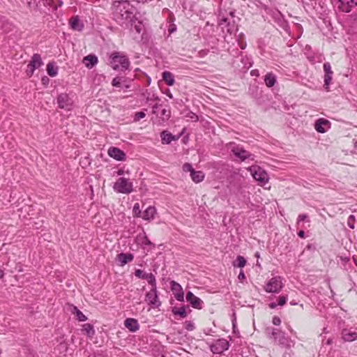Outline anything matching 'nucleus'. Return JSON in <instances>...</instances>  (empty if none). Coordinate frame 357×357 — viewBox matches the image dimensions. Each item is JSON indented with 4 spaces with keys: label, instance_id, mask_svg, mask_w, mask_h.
I'll return each mask as SVG.
<instances>
[{
    "label": "nucleus",
    "instance_id": "nucleus-12",
    "mask_svg": "<svg viewBox=\"0 0 357 357\" xmlns=\"http://www.w3.org/2000/svg\"><path fill=\"white\" fill-rule=\"evenodd\" d=\"M59 107L66 111H70L73 107V100L67 93H61L57 98Z\"/></svg>",
    "mask_w": 357,
    "mask_h": 357
},
{
    "label": "nucleus",
    "instance_id": "nucleus-56",
    "mask_svg": "<svg viewBox=\"0 0 357 357\" xmlns=\"http://www.w3.org/2000/svg\"><path fill=\"white\" fill-rule=\"evenodd\" d=\"M158 107V103H155L153 106V109H155Z\"/></svg>",
    "mask_w": 357,
    "mask_h": 357
},
{
    "label": "nucleus",
    "instance_id": "nucleus-5",
    "mask_svg": "<svg viewBox=\"0 0 357 357\" xmlns=\"http://www.w3.org/2000/svg\"><path fill=\"white\" fill-rule=\"evenodd\" d=\"M266 331L269 334V337L275 342L287 347H291L292 341L287 338L283 332L275 328H267Z\"/></svg>",
    "mask_w": 357,
    "mask_h": 357
},
{
    "label": "nucleus",
    "instance_id": "nucleus-58",
    "mask_svg": "<svg viewBox=\"0 0 357 357\" xmlns=\"http://www.w3.org/2000/svg\"><path fill=\"white\" fill-rule=\"evenodd\" d=\"M122 174H123V171H122V170H119V171L118 172V174H119V175H121Z\"/></svg>",
    "mask_w": 357,
    "mask_h": 357
},
{
    "label": "nucleus",
    "instance_id": "nucleus-27",
    "mask_svg": "<svg viewBox=\"0 0 357 357\" xmlns=\"http://www.w3.org/2000/svg\"><path fill=\"white\" fill-rule=\"evenodd\" d=\"M162 79L168 86L174 85L175 82L172 73L169 71L162 73Z\"/></svg>",
    "mask_w": 357,
    "mask_h": 357
},
{
    "label": "nucleus",
    "instance_id": "nucleus-52",
    "mask_svg": "<svg viewBox=\"0 0 357 357\" xmlns=\"http://www.w3.org/2000/svg\"><path fill=\"white\" fill-rule=\"evenodd\" d=\"M298 236L302 238H305V231L303 230L299 231L298 233Z\"/></svg>",
    "mask_w": 357,
    "mask_h": 357
},
{
    "label": "nucleus",
    "instance_id": "nucleus-53",
    "mask_svg": "<svg viewBox=\"0 0 357 357\" xmlns=\"http://www.w3.org/2000/svg\"><path fill=\"white\" fill-rule=\"evenodd\" d=\"M268 305L271 309H274L277 307L278 304L274 302H272V303H269Z\"/></svg>",
    "mask_w": 357,
    "mask_h": 357
},
{
    "label": "nucleus",
    "instance_id": "nucleus-29",
    "mask_svg": "<svg viewBox=\"0 0 357 357\" xmlns=\"http://www.w3.org/2000/svg\"><path fill=\"white\" fill-rule=\"evenodd\" d=\"M47 72L50 77H55L58 74V67L54 63L47 65Z\"/></svg>",
    "mask_w": 357,
    "mask_h": 357
},
{
    "label": "nucleus",
    "instance_id": "nucleus-43",
    "mask_svg": "<svg viewBox=\"0 0 357 357\" xmlns=\"http://www.w3.org/2000/svg\"><path fill=\"white\" fill-rule=\"evenodd\" d=\"M287 299H288L287 296H280L279 298H278V305H280V306L284 305L287 303Z\"/></svg>",
    "mask_w": 357,
    "mask_h": 357
},
{
    "label": "nucleus",
    "instance_id": "nucleus-19",
    "mask_svg": "<svg viewBox=\"0 0 357 357\" xmlns=\"http://www.w3.org/2000/svg\"><path fill=\"white\" fill-rule=\"evenodd\" d=\"M133 259L134 256L131 253H120L117 255V260L121 266L132 261Z\"/></svg>",
    "mask_w": 357,
    "mask_h": 357
},
{
    "label": "nucleus",
    "instance_id": "nucleus-24",
    "mask_svg": "<svg viewBox=\"0 0 357 357\" xmlns=\"http://www.w3.org/2000/svg\"><path fill=\"white\" fill-rule=\"evenodd\" d=\"M342 339L347 342H352L357 340V333L350 330L344 329L342 333Z\"/></svg>",
    "mask_w": 357,
    "mask_h": 357
},
{
    "label": "nucleus",
    "instance_id": "nucleus-42",
    "mask_svg": "<svg viewBox=\"0 0 357 357\" xmlns=\"http://www.w3.org/2000/svg\"><path fill=\"white\" fill-rule=\"evenodd\" d=\"M183 170L184 172H190V174H192V172L195 169L192 168V167L191 164L186 162V163H185V164L183 165Z\"/></svg>",
    "mask_w": 357,
    "mask_h": 357
},
{
    "label": "nucleus",
    "instance_id": "nucleus-4",
    "mask_svg": "<svg viewBox=\"0 0 357 357\" xmlns=\"http://www.w3.org/2000/svg\"><path fill=\"white\" fill-rule=\"evenodd\" d=\"M248 170L260 185L264 186L268 182L269 176L267 172L259 166L252 165L249 167Z\"/></svg>",
    "mask_w": 357,
    "mask_h": 357
},
{
    "label": "nucleus",
    "instance_id": "nucleus-64",
    "mask_svg": "<svg viewBox=\"0 0 357 357\" xmlns=\"http://www.w3.org/2000/svg\"><path fill=\"white\" fill-rule=\"evenodd\" d=\"M291 305H295L294 302L291 303Z\"/></svg>",
    "mask_w": 357,
    "mask_h": 357
},
{
    "label": "nucleus",
    "instance_id": "nucleus-35",
    "mask_svg": "<svg viewBox=\"0 0 357 357\" xmlns=\"http://www.w3.org/2000/svg\"><path fill=\"white\" fill-rule=\"evenodd\" d=\"M132 215L135 218H141L142 215V212L140 208V205L139 203H135L134 204L132 208Z\"/></svg>",
    "mask_w": 357,
    "mask_h": 357
},
{
    "label": "nucleus",
    "instance_id": "nucleus-51",
    "mask_svg": "<svg viewBox=\"0 0 357 357\" xmlns=\"http://www.w3.org/2000/svg\"><path fill=\"white\" fill-rule=\"evenodd\" d=\"M159 98L158 96H155V95H153L151 97L147 98V101H152V100H158Z\"/></svg>",
    "mask_w": 357,
    "mask_h": 357
},
{
    "label": "nucleus",
    "instance_id": "nucleus-55",
    "mask_svg": "<svg viewBox=\"0 0 357 357\" xmlns=\"http://www.w3.org/2000/svg\"><path fill=\"white\" fill-rule=\"evenodd\" d=\"M166 95L169 98H173V96L172 94L171 93V92L168 90V91L166 93Z\"/></svg>",
    "mask_w": 357,
    "mask_h": 357
},
{
    "label": "nucleus",
    "instance_id": "nucleus-63",
    "mask_svg": "<svg viewBox=\"0 0 357 357\" xmlns=\"http://www.w3.org/2000/svg\"><path fill=\"white\" fill-rule=\"evenodd\" d=\"M62 2L61 1H59V6H61L62 5Z\"/></svg>",
    "mask_w": 357,
    "mask_h": 357
},
{
    "label": "nucleus",
    "instance_id": "nucleus-6",
    "mask_svg": "<svg viewBox=\"0 0 357 357\" xmlns=\"http://www.w3.org/2000/svg\"><path fill=\"white\" fill-rule=\"evenodd\" d=\"M227 148L229 149L234 155L240 158L242 161L246 159L251 160H254V155L248 151L245 150L241 146L237 145L234 142H231L227 144Z\"/></svg>",
    "mask_w": 357,
    "mask_h": 357
},
{
    "label": "nucleus",
    "instance_id": "nucleus-57",
    "mask_svg": "<svg viewBox=\"0 0 357 357\" xmlns=\"http://www.w3.org/2000/svg\"><path fill=\"white\" fill-rule=\"evenodd\" d=\"M332 343V340L331 339H328L326 342V344H331Z\"/></svg>",
    "mask_w": 357,
    "mask_h": 357
},
{
    "label": "nucleus",
    "instance_id": "nucleus-60",
    "mask_svg": "<svg viewBox=\"0 0 357 357\" xmlns=\"http://www.w3.org/2000/svg\"><path fill=\"white\" fill-rule=\"evenodd\" d=\"M175 30V28H172L169 31L170 32H173Z\"/></svg>",
    "mask_w": 357,
    "mask_h": 357
},
{
    "label": "nucleus",
    "instance_id": "nucleus-28",
    "mask_svg": "<svg viewBox=\"0 0 357 357\" xmlns=\"http://www.w3.org/2000/svg\"><path fill=\"white\" fill-rule=\"evenodd\" d=\"M264 82L268 87H271L275 85L276 77L272 73H269L265 76Z\"/></svg>",
    "mask_w": 357,
    "mask_h": 357
},
{
    "label": "nucleus",
    "instance_id": "nucleus-14",
    "mask_svg": "<svg viewBox=\"0 0 357 357\" xmlns=\"http://www.w3.org/2000/svg\"><path fill=\"white\" fill-rule=\"evenodd\" d=\"M331 128V122L326 119H319L315 121L314 128L320 133L326 132Z\"/></svg>",
    "mask_w": 357,
    "mask_h": 357
},
{
    "label": "nucleus",
    "instance_id": "nucleus-26",
    "mask_svg": "<svg viewBox=\"0 0 357 357\" xmlns=\"http://www.w3.org/2000/svg\"><path fill=\"white\" fill-rule=\"evenodd\" d=\"M190 177L195 183H198L204 179L205 174L202 171L194 170L192 174H190Z\"/></svg>",
    "mask_w": 357,
    "mask_h": 357
},
{
    "label": "nucleus",
    "instance_id": "nucleus-41",
    "mask_svg": "<svg viewBox=\"0 0 357 357\" xmlns=\"http://www.w3.org/2000/svg\"><path fill=\"white\" fill-rule=\"evenodd\" d=\"M121 83V78L119 77H116L112 79V85L115 87H120Z\"/></svg>",
    "mask_w": 357,
    "mask_h": 357
},
{
    "label": "nucleus",
    "instance_id": "nucleus-30",
    "mask_svg": "<svg viewBox=\"0 0 357 357\" xmlns=\"http://www.w3.org/2000/svg\"><path fill=\"white\" fill-rule=\"evenodd\" d=\"M82 331L89 337H92L95 333L93 327L90 324H84L82 326Z\"/></svg>",
    "mask_w": 357,
    "mask_h": 357
},
{
    "label": "nucleus",
    "instance_id": "nucleus-20",
    "mask_svg": "<svg viewBox=\"0 0 357 357\" xmlns=\"http://www.w3.org/2000/svg\"><path fill=\"white\" fill-rule=\"evenodd\" d=\"M124 325L131 332H135L139 328L137 320L133 318L126 319L124 321Z\"/></svg>",
    "mask_w": 357,
    "mask_h": 357
},
{
    "label": "nucleus",
    "instance_id": "nucleus-17",
    "mask_svg": "<svg viewBox=\"0 0 357 357\" xmlns=\"http://www.w3.org/2000/svg\"><path fill=\"white\" fill-rule=\"evenodd\" d=\"M107 153L111 158L119 161L124 160L126 156L124 152L116 147H110L108 149Z\"/></svg>",
    "mask_w": 357,
    "mask_h": 357
},
{
    "label": "nucleus",
    "instance_id": "nucleus-54",
    "mask_svg": "<svg viewBox=\"0 0 357 357\" xmlns=\"http://www.w3.org/2000/svg\"><path fill=\"white\" fill-rule=\"evenodd\" d=\"M162 114L165 116L167 119L169 118V115L168 114V112L165 109H163L162 111Z\"/></svg>",
    "mask_w": 357,
    "mask_h": 357
},
{
    "label": "nucleus",
    "instance_id": "nucleus-34",
    "mask_svg": "<svg viewBox=\"0 0 357 357\" xmlns=\"http://www.w3.org/2000/svg\"><path fill=\"white\" fill-rule=\"evenodd\" d=\"M73 312L76 314L77 319L79 321H84L86 320V317L77 307H73Z\"/></svg>",
    "mask_w": 357,
    "mask_h": 357
},
{
    "label": "nucleus",
    "instance_id": "nucleus-50",
    "mask_svg": "<svg viewBox=\"0 0 357 357\" xmlns=\"http://www.w3.org/2000/svg\"><path fill=\"white\" fill-rule=\"evenodd\" d=\"M352 27L353 29H354V31L356 32L357 33V17L354 19V22H353V25H352Z\"/></svg>",
    "mask_w": 357,
    "mask_h": 357
},
{
    "label": "nucleus",
    "instance_id": "nucleus-7",
    "mask_svg": "<svg viewBox=\"0 0 357 357\" xmlns=\"http://www.w3.org/2000/svg\"><path fill=\"white\" fill-rule=\"evenodd\" d=\"M113 188L117 192L128 194L132 191V183L129 179L121 177L114 183Z\"/></svg>",
    "mask_w": 357,
    "mask_h": 357
},
{
    "label": "nucleus",
    "instance_id": "nucleus-10",
    "mask_svg": "<svg viewBox=\"0 0 357 357\" xmlns=\"http://www.w3.org/2000/svg\"><path fill=\"white\" fill-rule=\"evenodd\" d=\"M339 11L349 13L357 6V0H333Z\"/></svg>",
    "mask_w": 357,
    "mask_h": 357
},
{
    "label": "nucleus",
    "instance_id": "nucleus-62",
    "mask_svg": "<svg viewBox=\"0 0 357 357\" xmlns=\"http://www.w3.org/2000/svg\"><path fill=\"white\" fill-rule=\"evenodd\" d=\"M3 272H2V271H1V272H0V277H2V276H3Z\"/></svg>",
    "mask_w": 357,
    "mask_h": 357
},
{
    "label": "nucleus",
    "instance_id": "nucleus-40",
    "mask_svg": "<svg viewBox=\"0 0 357 357\" xmlns=\"http://www.w3.org/2000/svg\"><path fill=\"white\" fill-rule=\"evenodd\" d=\"M145 116H146V114H145L144 112H143V111L138 112L135 113V114L134 121H138L140 119L144 118Z\"/></svg>",
    "mask_w": 357,
    "mask_h": 357
},
{
    "label": "nucleus",
    "instance_id": "nucleus-33",
    "mask_svg": "<svg viewBox=\"0 0 357 357\" xmlns=\"http://www.w3.org/2000/svg\"><path fill=\"white\" fill-rule=\"evenodd\" d=\"M173 313L176 315H179L180 317L185 318L187 317V312L185 310V307H181L179 308H174L172 310Z\"/></svg>",
    "mask_w": 357,
    "mask_h": 357
},
{
    "label": "nucleus",
    "instance_id": "nucleus-38",
    "mask_svg": "<svg viewBox=\"0 0 357 357\" xmlns=\"http://www.w3.org/2000/svg\"><path fill=\"white\" fill-rule=\"evenodd\" d=\"M304 220H307V222H310L308 216L306 214H300L297 218V222H296L297 225L300 226L301 222Z\"/></svg>",
    "mask_w": 357,
    "mask_h": 357
},
{
    "label": "nucleus",
    "instance_id": "nucleus-2",
    "mask_svg": "<svg viewBox=\"0 0 357 357\" xmlns=\"http://www.w3.org/2000/svg\"><path fill=\"white\" fill-rule=\"evenodd\" d=\"M248 184L241 178H238L230 183L229 192L231 196L237 200L247 202L250 200V192L247 190Z\"/></svg>",
    "mask_w": 357,
    "mask_h": 357
},
{
    "label": "nucleus",
    "instance_id": "nucleus-36",
    "mask_svg": "<svg viewBox=\"0 0 357 357\" xmlns=\"http://www.w3.org/2000/svg\"><path fill=\"white\" fill-rule=\"evenodd\" d=\"M333 74H325L324 75V87L326 91H328L329 84L332 80Z\"/></svg>",
    "mask_w": 357,
    "mask_h": 357
},
{
    "label": "nucleus",
    "instance_id": "nucleus-47",
    "mask_svg": "<svg viewBox=\"0 0 357 357\" xmlns=\"http://www.w3.org/2000/svg\"><path fill=\"white\" fill-rule=\"evenodd\" d=\"M42 84L44 85H47L50 82V79L47 76H44L41 79Z\"/></svg>",
    "mask_w": 357,
    "mask_h": 357
},
{
    "label": "nucleus",
    "instance_id": "nucleus-22",
    "mask_svg": "<svg viewBox=\"0 0 357 357\" xmlns=\"http://www.w3.org/2000/svg\"><path fill=\"white\" fill-rule=\"evenodd\" d=\"M70 25L72 29L80 31L84 28V24L79 19L78 16L72 17L70 20Z\"/></svg>",
    "mask_w": 357,
    "mask_h": 357
},
{
    "label": "nucleus",
    "instance_id": "nucleus-44",
    "mask_svg": "<svg viewBox=\"0 0 357 357\" xmlns=\"http://www.w3.org/2000/svg\"><path fill=\"white\" fill-rule=\"evenodd\" d=\"M146 274V273H144L143 271H142L140 269H137L135 272V275L136 277H137L139 278H142V279H144Z\"/></svg>",
    "mask_w": 357,
    "mask_h": 357
},
{
    "label": "nucleus",
    "instance_id": "nucleus-39",
    "mask_svg": "<svg viewBox=\"0 0 357 357\" xmlns=\"http://www.w3.org/2000/svg\"><path fill=\"white\" fill-rule=\"evenodd\" d=\"M323 68L325 74H333L331 70V64L328 62L324 63Z\"/></svg>",
    "mask_w": 357,
    "mask_h": 357
},
{
    "label": "nucleus",
    "instance_id": "nucleus-1",
    "mask_svg": "<svg viewBox=\"0 0 357 357\" xmlns=\"http://www.w3.org/2000/svg\"><path fill=\"white\" fill-rule=\"evenodd\" d=\"M112 15L115 22L121 27L134 29L141 33L144 29L142 22L137 17L136 8L130 1H114L112 5Z\"/></svg>",
    "mask_w": 357,
    "mask_h": 357
},
{
    "label": "nucleus",
    "instance_id": "nucleus-3",
    "mask_svg": "<svg viewBox=\"0 0 357 357\" xmlns=\"http://www.w3.org/2000/svg\"><path fill=\"white\" fill-rule=\"evenodd\" d=\"M109 64L115 70L124 71L130 66V61L125 54L120 52H115L111 54Z\"/></svg>",
    "mask_w": 357,
    "mask_h": 357
},
{
    "label": "nucleus",
    "instance_id": "nucleus-48",
    "mask_svg": "<svg viewBox=\"0 0 357 357\" xmlns=\"http://www.w3.org/2000/svg\"><path fill=\"white\" fill-rule=\"evenodd\" d=\"M185 324H186V327H185L186 329L191 331L194 328L193 324L191 321H186Z\"/></svg>",
    "mask_w": 357,
    "mask_h": 357
},
{
    "label": "nucleus",
    "instance_id": "nucleus-45",
    "mask_svg": "<svg viewBox=\"0 0 357 357\" xmlns=\"http://www.w3.org/2000/svg\"><path fill=\"white\" fill-rule=\"evenodd\" d=\"M142 243L146 245H149L151 244L150 240L148 238V237L146 235H144L142 237Z\"/></svg>",
    "mask_w": 357,
    "mask_h": 357
},
{
    "label": "nucleus",
    "instance_id": "nucleus-61",
    "mask_svg": "<svg viewBox=\"0 0 357 357\" xmlns=\"http://www.w3.org/2000/svg\"><path fill=\"white\" fill-rule=\"evenodd\" d=\"M3 272H2V271H1V272H0V277H2V276H3Z\"/></svg>",
    "mask_w": 357,
    "mask_h": 357
},
{
    "label": "nucleus",
    "instance_id": "nucleus-32",
    "mask_svg": "<svg viewBox=\"0 0 357 357\" xmlns=\"http://www.w3.org/2000/svg\"><path fill=\"white\" fill-rule=\"evenodd\" d=\"M144 279L151 285V288H156L155 278L152 273H146Z\"/></svg>",
    "mask_w": 357,
    "mask_h": 357
},
{
    "label": "nucleus",
    "instance_id": "nucleus-8",
    "mask_svg": "<svg viewBox=\"0 0 357 357\" xmlns=\"http://www.w3.org/2000/svg\"><path fill=\"white\" fill-rule=\"evenodd\" d=\"M283 287L282 278L275 276L270 279L264 287V290L268 293H279Z\"/></svg>",
    "mask_w": 357,
    "mask_h": 357
},
{
    "label": "nucleus",
    "instance_id": "nucleus-31",
    "mask_svg": "<svg viewBox=\"0 0 357 357\" xmlns=\"http://www.w3.org/2000/svg\"><path fill=\"white\" fill-rule=\"evenodd\" d=\"M246 262H247L246 259L243 257L239 255L234 261L233 266L234 267L243 268L245 266Z\"/></svg>",
    "mask_w": 357,
    "mask_h": 357
},
{
    "label": "nucleus",
    "instance_id": "nucleus-49",
    "mask_svg": "<svg viewBox=\"0 0 357 357\" xmlns=\"http://www.w3.org/2000/svg\"><path fill=\"white\" fill-rule=\"evenodd\" d=\"M245 278V273L243 271H241V272L239 273L238 274V278L240 280H244Z\"/></svg>",
    "mask_w": 357,
    "mask_h": 357
},
{
    "label": "nucleus",
    "instance_id": "nucleus-15",
    "mask_svg": "<svg viewBox=\"0 0 357 357\" xmlns=\"http://www.w3.org/2000/svg\"><path fill=\"white\" fill-rule=\"evenodd\" d=\"M146 301L153 306H158L160 303L158 301L157 288H151V289L146 294Z\"/></svg>",
    "mask_w": 357,
    "mask_h": 357
},
{
    "label": "nucleus",
    "instance_id": "nucleus-11",
    "mask_svg": "<svg viewBox=\"0 0 357 357\" xmlns=\"http://www.w3.org/2000/svg\"><path fill=\"white\" fill-rule=\"evenodd\" d=\"M43 64L41 56L38 54H34L31 57L29 63L27 66L26 75L28 77H31L35 70L40 68Z\"/></svg>",
    "mask_w": 357,
    "mask_h": 357
},
{
    "label": "nucleus",
    "instance_id": "nucleus-16",
    "mask_svg": "<svg viewBox=\"0 0 357 357\" xmlns=\"http://www.w3.org/2000/svg\"><path fill=\"white\" fill-rule=\"evenodd\" d=\"M186 300L195 308L201 309L202 307L203 301L191 291L187 293Z\"/></svg>",
    "mask_w": 357,
    "mask_h": 357
},
{
    "label": "nucleus",
    "instance_id": "nucleus-59",
    "mask_svg": "<svg viewBox=\"0 0 357 357\" xmlns=\"http://www.w3.org/2000/svg\"><path fill=\"white\" fill-rule=\"evenodd\" d=\"M255 256H256L257 257H259V252H256Z\"/></svg>",
    "mask_w": 357,
    "mask_h": 357
},
{
    "label": "nucleus",
    "instance_id": "nucleus-13",
    "mask_svg": "<svg viewBox=\"0 0 357 357\" xmlns=\"http://www.w3.org/2000/svg\"><path fill=\"white\" fill-rule=\"evenodd\" d=\"M171 289L173 292L174 298L178 301H183L184 300V293L183 291V288L180 284L175 281H172L170 282Z\"/></svg>",
    "mask_w": 357,
    "mask_h": 357
},
{
    "label": "nucleus",
    "instance_id": "nucleus-18",
    "mask_svg": "<svg viewBox=\"0 0 357 357\" xmlns=\"http://www.w3.org/2000/svg\"><path fill=\"white\" fill-rule=\"evenodd\" d=\"M82 62L87 68L91 69L98 63V59L96 55L89 54L84 57Z\"/></svg>",
    "mask_w": 357,
    "mask_h": 357
},
{
    "label": "nucleus",
    "instance_id": "nucleus-37",
    "mask_svg": "<svg viewBox=\"0 0 357 357\" xmlns=\"http://www.w3.org/2000/svg\"><path fill=\"white\" fill-rule=\"evenodd\" d=\"M355 221H356L355 216L354 215H350L347 220L348 227L351 229H354L355 228V225H354Z\"/></svg>",
    "mask_w": 357,
    "mask_h": 357
},
{
    "label": "nucleus",
    "instance_id": "nucleus-21",
    "mask_svg": "<svg viewBox=\"0 0 357 357\" xmlns=\"http://www.w3.org/2000/svg\"><path fill=\"white\" fill-rule=\"evenodd\" d=\"M155 213V208L154 206H150L148 208H146L144 212H142L141 218L145 220L150 221L154 218Z\"/></svg>",
    "mask_w": 357,
    "mask_h": 357
},
{
    "label": "nucleus",
    "instance_id": "nucleus-23",
    "mask_svg": "<svg viewBox=\"0 0 357 357\" xmlns=\"http://www.w3.org/2000/svg\"><path fill=\"white\" fill-rule=\"evenodd\" d=\"M219 25L222 26V29H224L225 26H227V31L230 33H233L236 30V26L234 24L227 22V18L225 17L220 18Z\"/></svg>",
    "mask_w": 357,
    "mask_h": 357
},
{
    "label": "nucleus",
    "instance_id": "nucleus-46",
    "mask_svg": "<svg viewBox=\"0 0 357 357\" xmlns=\"http://www.w3.org/2000/svg\"><path fill=\"white\" fill-rule=\"evenodd\" d=\"M280 323H281V319L278 317L275 316L273 318V324L274 325L278 326L280 324Z\"/></svg>",
    "mask_w": 357,
    "mask_h": 357
},
{
    "label": "nucleus",
    "instance_id": "nucleus-25",
    "mask_svg": "<svg viewBox=\"0 0 357 357\" xmlns=\"http://www.w3.org/2000/svg\"><path fill=\"white\" fill-rule=\"evenodd\" d=\"M162 144H169L172 141L176 140V137L172 133L167 131H163L160 135Z\"/></svg>",
    "mask_w": 357,
    "mask_h": 357
},
{
    "label": "nucleus",
    "instance_id": "nucleus-9",
    "mask_svg": "<svg viewBox=\"0 0 357 357\" xmlns=\"http://www.w3.org/2000/svg\"><path fill=\"white\" fill-rule=\"evenodd\" d=\"M229 347V342L224 339H218L215 341H213L210 344V349L211 351L213 354H220L223 353L225 351L227 350Z\"/></svg>",
    "mask_w": 357,
    "mask_h": 357
}]
</instances>
